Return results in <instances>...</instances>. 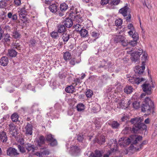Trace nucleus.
<instances>
[{
	"instance_id": "nucleus-1",
	"label": "nucleus",
	"mask_w": 157,
	"mask_h": 157,
	"mask_svg": "<svg viewBox=\"0 0 157 157\" xmlns=\"http://www.w3.org/2000/svg\"><path fill=\"white\" fill-rule=\"evenodd\" d=\"M147 54L146 52H144L141 58V60L142 61V66H136L134 71L135 73V74L132 76L133 79H131L130 82L132 83L137 85L139 84L142 82L144 81L146 79L143 78H140L143 72H144V70L145 68L144 65H145V62L147 59Z\"/></svg>"
},
{
	"instance_id": "nucleus-2",
	"label": "nucleus",
	"mask_w": 157,
	"mask_h": 157,
	"mask_svg": "<svg viewBox=\"0 0 157 157\" xmlns=\"http://www.w3.org/2000/svg\"><path fill=\"white\" fill-rule=\"evenodd\" d=\"M144 118L141 117L131 118L129 122L133 124L132 127H126L124 130L127 131L130 130L131 132L134 133H137L139 130H146L147 126L144 123L142 122Z\"/></svg>"
},
{
	"instance_id": "nucleus-3",
	"label": "nucleus",
	"mask_w": 157,
	"mask_h": 157,
	"mask_svg": "<svg viewBox=\"0 0 157 157\" xmlns=\"http://www.w3.org/2000/svg\"><path fill=\"white\" fill-rule=\"evenodd\" d=\"M154 106L153 102L148 97H146L143 102L141 106L142 112H147L148 114L152 112H154Z\"/></svg>"
},
{
	"instance_id": "nucleus-4",
	"label": "nucleus",
	"mask_w": 157,
	"mask_h": 157,
	"mask_svg": "<svg viewBox=\"0 0 157 157\" xmlns=\"http://www.w3.org/2000/svg\"><path fill=\"white\" fill-rule=\"evenodd\" d=\"M143 53L142 49H139L137 51H134L131 53V59L132 62L138 63L140 62V56Z\"/></svg>"
},
{
	"instance_id": "nucleus-5",
	"label": "nucleus",
	"mask_w": 157,
	"mask_h": 157,
	"mask_svg": "<svg viewBox=\"0 0 157 157\" xmlns=\"http://www.w3.org/2000/svg\"><path fill=\"white\" fill-rule=\"evenodd\" d=\"M114 40L116 43H120L121 44L125 47L128 45V42L127 40L126 39L124 36L123 35L116 36L114 37Z\"/></svg>"
},
{
	"instance_id": "nucleus-6",
	"label": "nucleus",
	"mask_w": 157,
	"mask_h": 157,
	"mask_svg": "<svg viewBox=\"0 0 157 157\" xmlns=\"http://www.w3.org/2000/svg\"><path fill=\"white\" fill-rule=\"evenodd\" d=\"M6 154L11 157H15L18 155L19 153L15 148L10 147L6 150Z\"/></svg>"
},
{
	"instance_id": "nucleus-7",
	"label": "nucleus",
	"mask_w": 157,
	"mask_h": 157,
	"mask_svg": "<svg viewBox=\"0 0 157 157\" xmlns=\"http://www.w3.org/2000/svg\"><path fill=\"white\" fill-rule=\"evenodd\" d=\"M147 81L142 84L141 87L143 91L147 95H150L151 94V88L150 84L147 83Z\"/></svg>"
},
{
	"instance_id": "nucleus-8",
	"label": "nucleus",
	"mask_w": 157,
	"mask_h": 157,
	"mask_svg": "<svg viewBox=\"0 0 157 157\" xmlns=\"http://www.w3.org/2000/svg\"><path fill=\"white\" fill-rule=\"evenodd\" d=\"M81 149L78 146H73L71 147L69 153L73 156L78 155L80 153Z\"/></svg>"
},
{
	"instance_id": "nucleus-9",
	"label": "nucleus",
	"mask_w": 157,
	"mask_h": 157,
	"mask_svg": "<svg viewBox=\"0 0 157 157\" xmlns=\"http://www.w3.org/2000/svg\"><path fill=\"white\" fill-rule=\"evenodd\" d=\"M86 155L89 157H101L102 156L101 151L97 150L95 151L94 153L91 151H88V153H86Z\"/></svg>"
},
{
	"instance_id": "nucleus-10",
	"label": "nucleus",
	"mask_w": 157,
	"mask_h": 157,
	"mask_svg": "<svg viewBox=\"0 0 157 157\" xmlns=\"http://www.w3.org/2000/svg\"><path fill=\"white\" fill-rule=\"evenodd\" d=\"M111 64V62H107L105 60H103L102 61L101 64L98 67V70L101 68H102V70L106 69L110 67Z\"/></svg>"
},
{
	"instance_id": "nucleus-11",
	"label": "nucleus",
	"mask_w": 157,
	"mask_h": 157,
	"mask_svg": "<svg viewBox=\"0 0 157 157\" xmlns=\"http://www.w3.org/2000/svg\"><path fill=\"white\" fill-rule=\"evenodd\" d=\"M69 16L71 18L74 19L78 22H80L82 21V17L79 15H76L74 12L70 13L69 15Z\"/></svg>"
},
{
	"instance_id": "nucleus-12",
	"label": "nucleus",
	"mask_w": 157,
	"mask_h": 157,
	"mask_svg": "<svg viewBox=\"0 0 157 157\" xmlns=\"http://www.w3.org/2000/svg\"><path fill=\"white\" fill-rule=\"evenodd\" d=\"M127 5L128 4H126L125 6L119 10V13L122 14L124 17H125L128 15L127 12L129 8L128 7Z\"/></svg>"
},
{
	"instance_id": "nucleus-13",
	"label": "nucleus",
	"mask_w": 157,
	"mask_h": 157,
	"mask_svg": "<svg viewBox=\"0 0 157 157\" xmlns=\"http://www.w3.org/2000/svg\"><path fill=\"white\" fill-rule=\"evenodd\" d=\"M46 139L45 137L42 135L40 136L39 139L36 141L37 146L41 147L43 144H44L45 142Z\"/></svg>"
},
{
	"instance_id": "nucleus-14",
	"label": "nucleus",
	"mask_w": 157,
	"mask_h": 157,
	"mask_svg": "<svg viewBox=\"0 0 157 157\" xmlns=\"http://www.w3.org/2000/svg\"><path fill=\"white\" fill-rule=\"evenodd\" d=\"M8 63L9 59L6 56H3L0 59V64L2 66H6Z\"/></svg>"
},
{
	"instance_id": "nucleus-15",
	"label": "nucleus",
	"mask_w": 157,
	"mask_h": 157,
	"mask_svg": "<svg viewBox=\"0 0 157 157\" xmlns=\"http://www.w3.org/2000/svg\"><path fill=\"white\" fill-rule=\"evenodd\" d=\"M132 138V144H136L138 143V142L142 140L143 137L140 136H138L137 137L136 136H131Z\"/></svg>"
},
{
	"instance_id": "nucleus-16",
	"label": "nucleus",
	"mask_w": 157,
	"mask_h": 157,
	"mask_svg": "<svg viewBox=\"0 0 157 157\" xmlns=\"http://www.w3.org/2000/svg\"><path fill=\"white\" fill-rule=\"evenodd\" d=\"M113 129H118L120 126V124L117 121H113L108 123Z\"/></svg>"
},
{
	"instance_id": "nucleus-17",
	"label": "nucleus",
	"mask_w": 157,
	"mask_h": 157,
	"mask_svg": "<svg viewBox=\"0 0 157 157\" xmlns=\"http://www.w3.org/2000/svg\"><path fill=\"white\" fill-rule=\"evenodd\" d=\"M73 22L72 19L71 18H66L64 21V25L67 28H70L72 25Z\"/></svg>"
},
{
	"instance_id": "nucleus-18",
	"label": "nucleus",
	"mask_w": 157,
	"mask_h": 157,
	"mask_svg": "<svg viewBox=\"0 0 157 157\" xmlns=\"http://www.w3.org/2000/svg\"><path fill=\"white\" fill-rule=\"evenodd\" d=\"M7 136L5 132L3 131L0 132V140L3 143L6 142L7 140Z\"/></svg>"
},
{
	"instance_id": "nucleus-19",
	"label": "nucleus",
	"mask_w": 157,
	"mask_h": 157,
	"mask_svg": "<svg viewBox=\"0 0 157 157\" xmlns=\"http://www.w3.org/2000/svg\"><path fill=\"white\" fill-rule=\"evenodd\" d=\"M32 125L31 124L28 123L25 128L26 129V133L31 135L32 134Z\"/></svg>"
},
{
	"instance_id": "nucleus-20",
	"label": "nucleus",
	"mask_w": 157,
	"mask_h": 157,
	"mask_svg": "<svg viewBox=\"0 0 157 157\" xmlns=\"http://www.w3.org/2000/svg\"><path fill=\"white\" fill-rule=\"evenodd\" d=\"M3 38L2 39V41L4 43H10L11 40V37H10V34L7 33H5L3 35Z\"/></svg>"
},
{
	"instance_id": "nucleus-21",
	"label": "nucleus",
	"mask_w": 157,
	"mask_h": 157,
	"mask_svg": "<svg viewBox=\"0 0 157 157\" xmlns=\"http://www.w3.org/2000/svg\"><path fill=\"white\" fill-rule=\"evenodd\" d=\"M17 52L14 49L11 48L8 50V56L10 57H15L16 56Z\"/></svg>"
},
{
	"instance_id": "nucleus-22",
	"label": "nucleus",
	"mask_w": 157,
	"mask_h": 157,
	"mask_svg": "<svg viewBox=\"0 0 157 157\" xmlns=\"http://www.w3.org/2000/svg\"><path fill=\"white\" fill-rule=\"evenodd\" d=\"M57 29V31L60 33H63L66 31L65 27L63 25H59L58 26Z\"/></svg>"
},
{
	"instance_id": "nucleus-23",
	"label": "nucleus",
	"mask_w": 157,
	"mask_h": 157,
	"mask_svg": "<svg viewBox=\"0 0 157 157\" xmlns=\"http://www.w3.org/2000/svg\"><path fill=\"white\" fill-rule=\"evenodd\" d=\"M8 17L11 20L13 21H16L17 20V14H13V13L10 12H9L7 14Z\"/></svg>"
},
{
	"instance_id": "nucleus-24",
	"label": "nucleus",
	"mask_w": 157,
	"mask_h": 157,
	"mask_svg": "<svg viewBox=\"0 0 157 157\" xmlns=\"http://www.w3.org/2000/svg\"><path fill=\"white\" fill-rule=\"evenodd\" d=\"M96 142L98 144H102L105 142V137L103 135H101L99 137L96 139Z\"/></svg>"
},
{
	"instance_id": "nucleus-25",
	"label": "nucleus",
	"mask_w": 157,
	"mask_h": 157,
	"mask_svg": "<svg viewBox=\"0 0 157 157\" xmlns=\"http://www.w3.org/2000/svg\"><path fill=\"white\" fill-rule=\"evenodd\" d=\"M81 36L82 37H87L88 35V32L86 29L82 28L79 31Z\"/></svg>"
},
{
	"instance_id": "nucleus-26",
	"label": "nucleus",
	"mask_w": 157,
	"mask_h": 157,
	"mask_svg": "<svg viewBox=\"0 0 157 157\" xmlns=\"http://www.w3.org/2000/svg\"><path fill=\"white\" fill-rule=\"evenodd\" d=\"M12 33L13 34L12 36L14 38L17 39L20 38L21 35L19 32V31H17L16 29H14Z\"/></svg>"
},
{
	"instance_id": "nucleus-27",
	"label": "nucleus",
	"mask_w": 157,
	"mask_h": 157,
	"mask_svg": "<svg viewBox=\"0 0 157 157\" xmlns=\"http://www.w3.org/2000/svg\"><path fill=\"white\" fill-rule=\"evenodd\" d=\"M71 54L69 52H66L63 54V59L66 61L70 60L71 59Z\"/></svg>"
},
{
	"instance_id": "nucleus-28",
	"label": "nucleus",
	"mask_w": 157,
	"mask_h": 157,
	"mask_svg": "<svg viewBox=\"0 0 157 157\" xmlns=\"http://www.w3.org/2000/svg\"><path fill=\"white\" fill-rule=\"evenodd\" d=\"M60 10L62 12L65 11L68 8V6L65 3H63L60 5Z\"/></svg>"
},
{
	"instance_id": "nucleus-29",
	"label": "nucleus",
	"mask_w": 157,
	"mask_h": 157,
	"mask_svg": "<svg viewBox=\"0 0 157 157\" xmlns=\"http://www.w3.org/2000/svg\"><path fill=\"white\" fill-rule=\"evenodd\" d=\"M133 88L131 86H127L124 89V91L127 94H130L132 92Z\"/></svg>"
},
{
	"instance_id": "nucleus-30",
	"label": "nucleus",
	"mask_w": 157,
	"mask_h": 157,
	"mask_svg": "<svg viewBox=\"0 0 157 157\" xmlns=\"http://www.w3.org/2000/svg\"><path fill=\"white\" fill-rule=\"evenodd\" d=\"M57 6L55 4H52L49 6V9L52 13H56L57 12Z\"/></svg>"
},
{
	"instance_id": "nucleus-31",
	"label": "nucleus",
	"mask_w": 157,
	"mask_h": 157,
	"mask_svg": "<svg viewBox=\"0 0 157 157\" xmlns=\"http://www.w3.org/2000/svg\"><path fill=\"white\" fill-rule=\"evenodd\" d=\"M70 35L67 33H63L62 35V39L64 42H67L70 38Z\"/></svg>"
},
{
	"instance_id": "nucleus-32",
	"label": "nucleus",
	"mask_w": 157,
	"mask_h": 157,
	"mask_svg": "<svg viewBox=\"0 0 157 157\" xmlns=\"http://www.w3.org/2000/svg\"><path fill=\"white\" fill-rule=\"evenodd\" d=\"M75 89L74 87L72 85L68 86L65 89V91L68 93H72Z\"/></svg>"
},
{
	"instance_id": "nucleus-33",
	"label": "nucleus",
	"mask_w": 157,
	"mask_h": 157,
	"mask_svg": "<svg viewBox=\"0 0 157 157\" xmlns=\"http://www.w3.org/2000/svg\"><path fill=\"white\" fill-rule=\"evenodd\" d=\"M49 145L52 147H54L57 145L58 143L56 140L55 138L52 139L51 141H49Z\"/></svg>"
},
{
	"instance_id": "nucleus-34",
	"label": "nucleus",
	"mask_w": 157,
	"mask_h": 157,
	"mask_svg": "<svg viewBox=\"0 0 157 157\" xmlns=\"http://www.w3.org/2000/svg\"><path fill=\"white\" fill-rule=\"evenodd\" d=\"M19 116L16 113H13L11 116V119L13 122H16L18 121Z\"/></svg>"
},
{
	"instance_id": "nucleus-35",
	"label": "nucleus",
	"mask_w": 157,
	"mask_h": 157,
	"mask_svg": "<svg viewBox=\"0 0 157 157\" xmlns=\"http://www.w3.org/2000/svg\"><path fill=\"white\" fill-rule=\"evenodd\" d=\"M58 33L57 31H53L50 33V35L53 38L57 39L59 37Z\"/></svg>"
},
{
	"instance_id": "nucleus-36",
	"label": "nucleus",
	"mask_w": 157,
	"mask_h": 157,
	"mask_svg": "<svg viewBox=\"0 0 157 157\" xmlns=\"http://www.w3.org/2000/svg\"><path fill=\"white\" fill-rule=\"evenodd\" d=\"M46 140L47 142L51 141L52 139L54 138V136L51 134L46 135L45 136Z\"/></svg>"
},
{
	"instance_id": "nucleus-37",
	"label": "nucleus",
	"mask_w": 157,
	"mask_h": 157,
	"mask_svg": "<svg viewBox=\"0 0 157 157\" xmlns=\"http://www.w3.org/2000/svg\"><path fill=\"white\" fill-rule=\"evenodd\" d=\"M77 108L78 111H81L84 109V105L82 104H80L77 105Z\"/></svg>"
},
{
	"instance_id": "nucleus-38",
	"label": "nucleus",
	"mask_w": 157,
	"mask_h": 157,
	"mask_svg": "<svg viewBox=\"0 0 157 157\" xmlns=\"http://www.w3.org/2000/svg\"><path fill=\"white\" fill-rule=\"evenodd\" d=\"M125 144L127 145H129L131 143V145H132L133 144H132V138L131 137V136H130V137L128 138L125 140Z\"/></svg>"
},
{
	"instance_id": "nucleus-39",
	"label": "nucleus",
	"mask_w": 157,
	"mask_h": 157,
	"mask_svg": "<svg viewBox=\"0 0 157 157\" xmlns=\"http://www.w3.org/2000/svg\"><path fill=\"white\" fill-rule=\"evenodd\" d=\"M17 147L18 148L20 151L23 153L26 152V151L25 150V147L23 146V144L22 146H21L20 145H17Z\"/></svg>"
},
{
	"instance_id": "nucleus-40",
	"label": "nucleus",
	"mask_w": 157,
	"mask_h": 157,
	"mask_svg": "<svg viewBox=\"0 0 157 157\" xmlns=\"http://www.w3.org/2000/svg\"><path fill=\"white\" fill-rule=\"evenodd\" d=\"M140 102L136 101H134L132 104L133 108L136 109H138L140 107Z\"/></svg>"
},
{
	"instance_id": "nucleus-41",
	"label": "nucleus",
	"mask_w": 157,
	"mask_h": 157,
	"mask_svg": "<svg viewBox=\"0 0 157 157\" xmlns=\"http://www.w3.org/2000/svg\"><path fill=\"white\" fill-rule=\"evenodd\" d=\"M86 94L87 98H90L93 95V92L91 90L89 89L86 92Z\"/></svg>"
},
{
	"instance_id": "nucleus-42",
	"label": "nucleus",
	"mask_w": 157,
	"mask_h": 157,
	"mask_svg": "<svg viewBox=\"0 0 157 157\" xmlns=\"http://www.w3.org/2000/svg\"><path fill=\"white\" fill-rule=\"evenodd\" d=\"M120 0H111L110 2V4L112 5H118L120 2Z\"/></svg>"
},
{
	"instance_id": "nucleus-43",
	"label": "nucleus",
	"mask_w": 157,
	"mask_h": 157,
	"mask_svg": "<svg viewBox=\"0 0 157 157\" xmlns=\"http://www.w3.org/2000/svg\"><path fill=\"white\" fill-rule=\"evenodd\" d=\"M7 4L5 1H0V8H4L7 6Z\"/></svg>"
},
{
	"instance_id": "nucleus-44",
	"label": "nucleus",
	"mask_w": 157,
	"mask_h": 157,
	"mask_svg": "<svg viewBox=\"0 0 157 157\" xmlns=\"http://www.w3.org/2000/svg\"><path fill=\"white\" fill-rule=\"evenodd\" d=\"M147 141L146 140H144L140 145V148H138L136 149L137 151H139L140 149H141L142 148L143 146L144 145L147 144Z\"/></svg>"
},
{
	"instance_id": "nucleus-45",
	"label": "nucleus",
	"mask_w": 157,
	"mask_h": 157,
	"mask_svg": "<svg viewBox=\"0 0 157 157\" xmlns=\"http://www.w3.org/2000/svg\"><path fill=\"white\" fill-rule=\"evenodd\" d=\"M115 24L118 26H121L122 23V20L121 19L119 18L116 20L115 21Z\"/></svg>"
},
{
	"instance_id": "nucleus-46",
	"label": "nucleus",
	"mask_w": 157,
	"mask_h": 157,
	"mask_svg": "<svg viewBox=\"0 0 157 157\" xmlns=\"http://www.w3.org/2000/svg\"><path fill=\"white\" fill-rule=\"evenodd\" d=\"M132 37L133 39V40H137L139 39V36L137 33L136 31L134 32L133 34L132 35Z\"/></svg>"
},
{
	"instance_id": "nucleus-47",
	"label": "nucleus",
	"mask_w": 157,
	"mask_h": 157,
	"mask_svg": "<svg viewBox=\"0 0 157 157\" xmlns=\"http://www.w3.org/2000/svg\"><path fill=\"white\" fill-rule=\"evenodd\" d=\"M118 106L120 108H123L125 107V103L124 100H121L118 103Z\"/></svg>"
},
{
	"instance_id": "nucleus-48",
	"label": "nucleus",
	"mask_w": 157,
	"mask_h": 157,
	"mask_svg": "<svg viewBox=\"0 0 157 157\" xmlns=\"http://www.w3.org/2000/svg\"><path fill=\"white\" fill-rule=\"evenodd\" d=\"M91 34L93 37H94L96 39L98 38L99 35V33L95 31L91 32Z\"/></svg>"
},
{
	"instance_id": "nucleus-49",
	"label": "nucleus",
	"mask_w": 157,
	"mask_h": 157,
	"mask_svg": "<svg viewBox=\"0 0 157 157\" xmlns=\"http://www.w3.org/2000/svg\"><path fill=\"white\" fill-rule=\"evenodd\" d=\"M36 43V41L34 39L31 40L30 41V44H29L30 47H35Z\"/></svg>"
},
{
	"instance_id": "nucleus-50",
	"label": "nucleus",
	"mask_w": 157,
	"mask_h": 157,
	"mask_svg": "<svg viewBox=\"0 0 157 157\" xmlns=\"http://www.w3.org/2000/svg\"><path fill=\"white\" fill-rule=\"evenodd\" d=\"M84 137L83 136L82 134H79L77 137V140L79 142H82Z\"/></svg>"
},
{
	"instance_id": "nucleus-51",
	"label": "nucleus",
	"mask_w": 157,
	"mask_h": 157,
	"mask_svg": "<svg viewBox=\"0 0 157 157\" xmlns=\"http://www.w3.org/2000/svg\"><path fill=\"white\" fill-rule=\"evenodd\" d=\"M10 127L9 131L10 132H13L15 129V126L13 124H10L9 125Z\"/></svg>"
},
{
	"instance_id": "nucleus-52",
	"label": "nucleus",
	"mask_w": 157,
	"mask_h": 157,
	"mask_svg": "<svg viewBox=\"0 0 157 157\" xmlns=\"http://www.w3.org/2000/svg\"><path fill=\"white\" fill-rule=\"evenodd\" d=\"M95 127L97 129H99L101 127L100 122L98 121H96L94 122Z\"/></svg>"
},
{
	"instance_id": "nucleus-53",
	"label": "nucleus",
	"mask_w": 157,
	"mask_h": 157,
	"mask_svg": "<svg viewBox=\"0 0 157 157\" xmlns=\"http://www.w3.org/2000/svg\"><path fill=\"white\" fill-rule=\"evenodd\" d=\"M137 41L134 40L133 41H131L130 42H128V44L132 46H135L137 44Z\"/></svg>"
},
{
	"instance_id": "nucleus-54",
	"label": "nucleus",
	"mask_w": 157,
	"mask_h": 157,
	"mask_svg": "<svg viewBox=\"0 0 157 157\" xmlns=\"http://www.w3.org/2000/svg\"><path fill=\"white\" fill-rule=\"evenodd\" d=\"M109 0H101L100 2V4L102 5H104L109 3Z\"/></svg>"
},
{
	"instance_id": "nucleus-55",
	"label": "nucleus",
	"mask_w": 157,
	"mask_h": 157,
	"mask_svg": "<svg viewBox=\"0 0 157 157\" xmlns=\"http://www.w3.org/2000/svg\"><path fill=\"white\" fill-rule=\"evenodd\" d=\"M29 145L30 146H29V148H28V150H27L28 152H29L32 150H33V151H34V150L35 149L34 145H32L31 144Z\"/></svg>"
},
{
	"instance_id": "nucleus-56",
	"label": "nucleus",
	"mask_w": 157,
	"mask_h": 157,
	"mask_svg": "<svg viewBox=\"0 0 157 157\" xmlns=\"http://www.w3.org/2000/svg\"><path fill=\"white\" fill-rule=\"evenodd\" d=\"M29 145L30 146H29V148H28V150H27L28 152H29L32 150H33V151H34V150L35 149L34 145H32L31 144Z\"/></svg>"
},
{
	"instance_id": "nucleus-57",
	"label": "nucleus",
	"mask_w": 157,
	"mask_h": 157,
	"mask_svg": "<svg viewBox=\"0 0 157 157\" xmlns=\"http://www.w3.org/2000/svg\"><path fill=\"white\" fill-rule=\"evenodd\" d=\"M71 59L70 61V64L72 65H74L75 63L76 60L75 58Z\"/></svg>"
},
{
	"instance_id": "nucleus-58",
	"label": "nucleus",
	"mask_w": 157,
	"mask_h": 157,
	"mask_svg": "<svg viewBox=\"0 0 157 157\" xmlns=\"http://www.w3.org/2000/svg\"><path fill=\"white\" fill-rule=\"evenodd\" d=\"M19 13L23 14H27V11L25 10V8L23 7L21 10L20 12Z\"/></svg>"
},
{
	"instance_id": "nucleus-59",
	"label": "nucleus",
	"mask_w": 157,
	"mask_h": 157,
	"mask_svg": "<svg viewBox=\"0 0 157 157\" xmlns=\"http://www.w3.org/2000/svg\"><path fill=\"white\" fill-rule=\"evenodd\" d=\"M14 4L17 6H19L21 4V0H14Z\"/></svg>"
},
{
	"instance_id": "nucleus-60",
	"label": "nucleus",
	"mask_w": 157,
	"mask_h": 157,
	"mask_svg": "<svg viewBox=\"0 0 157 157\" xmlns=\"http://www.w3.org/2000/svg\"><path fill=\"white\" fill-rule=\"evenodd\" d=\"M42 153L43 156L44 155H48L50 154L49 151L48 150H44Z\"/></svg>"
},
{
	"instance_id": "nucleus-61",
	"label": "nucleus",
	"mask_w": 157,
	"mask_h": 157,
	"mask_svg": "<svg viewBox=\"0 0 157 157\" xmlns=\"http://www.w3.org/2000/svg\"><path fill=\"white\" fill-rule=\"evenodd\" d=\"M128 29L132 30H134V29H135L133 26V25L131 23L129 24L128 25Z\"/></svg>"
},
{
	"instance_id": "nucleus-62",
	"label": "nucleus",
	"mask_w": 157,
	"mask_h": 157,
	"mask_svg": "<svg viewBox=\"0 0 157 157\" xmlns=\"http://www.w3.org/2000/svg\"><path fill=\"white\" fill-rule=\"evenodd\" d=\"M75 82V85H78V84L80 83V80L79 78H77L74 80Z\"/></svg>"
},
{
	"instance_id": "nucleus-63",
	"label": "nucleus",
	"mask_w": 157,
	"mask_h": 157,
	"mask_svg": "<svg viewBox=\"0 0 157 157\" xmlns=\"http://www.w3.org/2000/svg\"><path fill=\"white\" fill-rule=\"evenodd\" d=\"M136 32V30L135 29H134V30H130V31H129L128 33L129 34V35L130 36H132L133 34L134 33V32Z\"/></svg>"
},
{
	"instance_id": "nucleus-64",
	"label": "nucleus",
	"mask_w": 157,
	"mask_h": 157,
	"mask_svg": "<svg viewBox=\"0 0 157 157\" xmlns=\"http://www.w3.org/2000/svg\"><path fill=\"white\" fill-rule=\"evenodd\" d=\"M30 144L29 143H27L26 144H24H24H23L24 146L25 147V148L27 150H28V148H29V146H30V145H29Z\"/></svg>"
}]
</instances>
